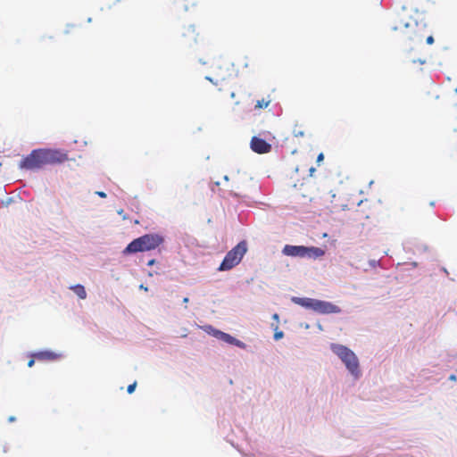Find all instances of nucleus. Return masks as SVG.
I'll use <instances>...</instances> for the list:
<instances>
[{
    "mask_svg": "<svg viewBox=\"0 0 457 457\" xmlns=\"http://www.w3.org/2000/svg\"><path fill=\"white\" fill-rule=\"evenodd\" d=\"M68 160V154L60 149L39 148L31 151L23 157L20 168L24 170H39L48 164H59Z\"/></svg>",
    "mask_w": 457,
    "mask_h": 457,
    "instance_id": "1",
    "label": "nucleus"
},
{
    "mask_svg": "<svg viewBox=\"0 0 457 457\" xmlns=\"http://www.w3.org/2000/svg\"><path fill=\"white\" fill-rule=\"evenodd\" d=\"M164 238L160 234H145L131 241L123 250V254L128 255L138 252L154 250L162 245Z\"/></svg>",
    "mask_w": 457,
    "mask_h": 457,
    "instance_id": "2",
    "label": "nucleus"
},
{
    "mask_svg": "<svg viewBox=\"0 0 457 457\" xmlns=\"http://www.w3.org/2000/svg\"><path fill=\"white\" fill-rule=\"evenodd\" d=\"M332 350L345 363L349 372L355 378H358L361 371L359 370V361L355 353L346 346L341 345H333Z\"/></svg>",
    "mask_w": 457,
    "mask_h": 457,
    "instance_id": "3",
    "label": "nucleus"
},
{
    "mask_svg": "<svg viewBox=\"0 0 457 457\" xmlns=\"http://www.w3.org/2000/svg\"><path fill=\"white\" fill-rule=\"evenodd\" d=\"M247 251V245L245 241L239 242L235 247H233L224 257L222 262L219 267V270H229L237 265L243 256Z\"/></svg>",
    "mask_w": 457,
    "mask_h": 457,
    "instance_id": "4",
    "label": "nucleus"
},
{
    "mask_svg": "<svg viewBox=\"0 0 457 457\" xmlns=\"http://www.w3.org/2000/svg\"><path fill=\"white\" fill-rule=\"evenodd\" d=\"M313 311L320 314H330L339 313L341 309L332 303L316 299Z\"/></svg>",
    "mask_w": 457,
    "mask_h": 457,
    "instance_id": "5",
    "label": "nucleus"
},
{
    "mask_svg": "<svg viewBox=\"0 0 457 457\" xmlns=\"http://www.w3.org/2000/svg\"><path fill=\"white\" fill-rule=\"evenodd\" d=\"M250 145L251 149L257 154H267L271 150V145L258 137H252Z\"/></svg>",
    "mask_w": 457,
    "mask_h": 457,
    "instance_id": "6",
    "label": "nucleus"
},
{
    "mask_svg": "<svg viewBox=\"0 0 457 457\" xmlns=\"http://www.w3.org/2000/svg\"><path fill=\"white\" fill-rule=\"evenodd\" d=\"M305 247L306 246L303 245H286L282 250V253L287 256L305 257Z\"/></svg>",
    "mask_w": 457,
    "mask_h": 457,
    "instance_id": "7",
    "label": "nucleus"
},
{
    "mask_svg": "<svg viewBox=\"0 0 457 457\" xmlns=\"http://www.w3.org/2000/svg\"><path fill=\"white\" fill-rule=\"evenodd\" d=\"M214 336L217 338H219V339H220V340H222V341H224V342H226L228 344L235 345H237V346H238L240 348H245V345L242 341L235 338L234 337L230 336L228 333H225V332H222V331H220V330H215Z\"/></svg>",
    "mask_w": 457,
    "mask_h": 457,
    "instance_id": "8",
    "label": "nucleus"
},
{
    "mask_svg": "<svg viewBox=\"0 0 457 457\" xmlns=\"http://www.w3.org/2000/svg\"><path fill=\"white\" fill-rule=\"evenodd\" d=\"M293 195L295 196H302L303 198L309 197L311 195L310 187L307 183H301L298 188V186L295 184L293 186Z\"/></svg>",
    "mask_w": 457,
    "mask_h": 457,
    "instance_id": "9",
    "label": "nucleus"
},
{
    "mask_svg": "<svg viewBox=\"0 0 457 457\" xmlns=\"http://www.w3.org/2000/svg\"><path fill=\"white\" fill-rule=\"evenodd\" d=\"M293 303L310 310H314V304L316 302V299L313 298H308V297H293L292 298Z\"/></svg>",
    "mask_w": 457,
    "mask_h": 457,
    "instance_id": "10",
    "label": "nucleus"
},
{
    "mask_svg": "<svg viewBox=\"0 0 457 457\" xmlns=\"http://www.w3.org/2000/svg\"><path fill=\"white\" fill-rule=\"evenodd\" d=\"M37 361H54L59 357V354L52 351H41L32 354Z\"/></svg>",
    "mask_w": 457,
    "mask_h": 457,
    "instance_id": "11",
    "label": "nucleus"
},
{
    "mask_svg": "<svg viewBox=\"0 0 457 457\" xmlns=\"http://www.w3.org/2000/svg\"><path fill=\"white\" fill-rule=\"evenodd\" d=\"M305 257L317 259L322 257L325 254V251L320 247L316 246H306L305 247Z\"/></svg>",
    "mask_w": 457,
    "mask_h": 457,
    "instance_id": "12",
    "label": "nucleus"
},
{
    "mask_svg": "<svg viewBox=\"0 0 457 457\" xmlns=\"http://www.w3.org/2000/svg\"><path fill=\"white\" fill-rule=\"evenodd\" d=\"M412 25H417L416 20L407 21L406 14L404 12H403V13L399 15V24L394 27V29L396 30L402 28L407 29L409 27H411Z\"/></svg>",
    "mask_w": 457,
    "mask_h": 457,
    "instance_id": "13",
    "label": "nucleus"
},
{
    "mask_svg": "<svg viewBox=\"0 0 457 457\" xmlns=\"http://www.w3.org/2000/svg\"><path fill=\"white\" fill-rule=\"evenodd\" d=\"M80 299H86L87 292L82 285H75L70 287Z\"/></svg>",
    "mask_w": 457,
    "mask_h": 457,
    "instance_id": "14",
    "label": "nucleus"
},
{
    "mask_svg": "<svg viewBox=\"0 0 457 457\" xmlns=\"http://www.w3.org/2000/svg\"><path fill=\"white\" fill-rule=\"evenodd\" d=\"M270 103V99L262 98L261 100H257L254 105V109H262L267 108Z\"/></svg>",
    "mask_w": 457,
    "mask_h": 457,
    "instance_id": "15",
    "label": "nucleus"
},
{
    "mask_svg": "<svg viewBox=\"0 0 457 457\" xmlns=\"http://www.w3.org/2000/svg\"><path fill=\"white\" fill-rule=\"evenodd\" d=\"M293 134L295 137H303L305 136V132L304 130H303L301 128H295L294 130H293Z\"/></svg>",
    "mask_w": 457,
    "mask_h": 457,
    "instance_id": "16",
    "label": "nucleus"
},
{
    "mask_svg": "<svg viewBox=\"0 0 457 457\" xmlns=\"http://www.w3.org/2000/svg\"><path fill=\"white\" fill-rule=\"evenodd\" d=\"M136 386H137L136 382H134L133 384L129 385L128 386V389H127L128 393L129 394H132L134 392L135 388H136Z\"/></svg>",
    "mask_w": 457,
    "mask_h": 457,
    "instance_id": "17",
    "label": "nucleus"
},
{
    "mask_svg": "<svg viewBox=\"0 0 457 457\" xmlns=\"http://www.w3.org/2000/svg\"><path fill=\"white\" fill-rule=\"evenodd\" d=\"M283 336H284V333L282 331H277L274 334V338H275V340H278V339L282 338Z\"/></svg>",
    "mask_w": 457,
    "mask_h": 457,
    "instance_id": "18",
    "label": "nucleus"
},
{
    "mask_svg": "<svg viewBox=\"0 0 457 457\" xmlns=\"http://www.w3.org/2000/svg\"><path fill=\"white\" fill-rule=\"evenodd\" d=\"M427 44L432 45L434 43V37L433 36H428L426 39Z\"/></svg>",
    "mask_w": 457,
    "mask_h": 457,
    "instance_id": "19",
    "label": "nucleus"
},
{
    "mask_svg": "<svg viewBox=\"0 0 457 457\" xmlns=\"http://www.w3.org/2000/svg\"><path fill=\"white\" fill-rule=\"evenodd\" d=\"M324 159V154L322 153H320L318 157H317V162H322Z\"/></svg>",
    "mask_w": 457,
    "mask_h": 457,
    "instance_id": "20",
    "label": "nucleus"
},
{
    "mask_svg": "<svg viewBox=\"0 0 457 457\" xmlns=\"http://www.w3.org/2000/svg\"><path fill=\"white\" fill-rule=\"evenodd\" d=\"M35 360H36V359H35L34 357H32V359H30V360L29 361V362H28V366H29V368H31V367L34 365V363H35Z\"/></svg>",
    "mask_w": 457,
    "mask_h": 457,
    "instance_id": "21",
    "label": "nucleus"
},
{
    "mask_svg": "<svg viewBox=\"0 0 457 457\" xmlns=\"http://www.w3.org/2000/svg\"><path fill=\"white\" fill-rule=\"evenodd\" d=\"M96 194L100 196V197H106V194L104 192H102V191H98L96 192Z\"/></svg>",
    "mask_w": 457,
    "mask_h": 457,
    "instance_id": "22",
    "label": "nucleus"
},
{
    "mask_svg": "<svg viewBox=\"0 0 457 457\" xmlns=\"http://www.w3.org/2000/svg\"><path fill=\"white\" fill-rule=\"evenodd\" d=\"M154 263H155V260H154V259H152V260L148 261L147 265H148V266H152V265H154Z\"/></svg>",
    "mask_w": 457,
    "mask_h": 457,
    "instance_id": "23",
    "label": "nucleus"
},
{
    "mask_svg": "<svg viewBox=\"0 0 457 457\" xmlns=\"http://www.w3.org/2000/svg\"><path fill=\"white\" fill-rule=\"evenodd\" d=\"M183 303H188V298H187V297H185V298L183 299Z\"/></svg>",
    "mask_w": 457,
    "mask_h": 457,
    "instance_id": "24",
    "label": "nucleus"
},
{
    "mask_svg": "<svg viewBox=\"0 0 457 457\" xmlns=\"http://www.w3.org/2000/svg\"><path fill=\"white\" fill-rule=\"evenodd\" d=\"M450 379H451V380H455V379H456V377H455L454 375H452V376L450 377Z\"/></svg>",
    "mask_w": 457,
    "mask_h": 457,
    "instance_id": "25",
    "label": "nucleus"
},
{
    "mask_svg": "<svg viewBox=\"0 0 457 457\" xmlns=\"http://www.w3.org/2000/svg\"><path fill=\"white\" fill-rule=\"evenodd\" d=\"M314 171H315V169H314V168H311V169H310V172H311V174H312V172H314Z\"/></svg>",
    "mask_w": 457,
    "mask_h": 457,
    "instance_id": "26",
    "label": "nucleus"
},
{
    "mask_svg": "<svg viewBox=\"0 0 457 457\" xmlns=\"http://www.w3.org/2000/svg\"><path fill=\"white\" fill-rule=\"evenodd\" d=\"M273 318H274V319H276V320H278V314H274V315H273Z\"/></svg>",
    "mask_w": 457,
    "mask_h": 457,
    "instance_id": "27",
    "label": "nucleus"
},
{
    "mask_svg": "<svg viewBox=\"0 0 457 457\" xmlns=\"http://www.w3.org/2000/svg\"><path fill=\"white\" fill-rule=\"evenodd\" d=\"M221 80L225 79V76H219Z\"/></svg>",
    "mask_w": 457,
    "mask_h": 457,
    "instance_id": "28",
    "label": "nucleus"
},
{
    "mask_svg": "<svg viewBox=\"0 0 457 457\" xmlns=\"http://www.w3.org/2000/svg\"><path fill=\"white\" fill-rule=\"evenodd\" d=\"M206 79H208V80L212 82V79L210 77H206Z\"/></svg>",
    "mask_w": 457,
    "mask_h": 457,
    "instance_id": "29",
    "label": "nucleus"
}]
</instances>
